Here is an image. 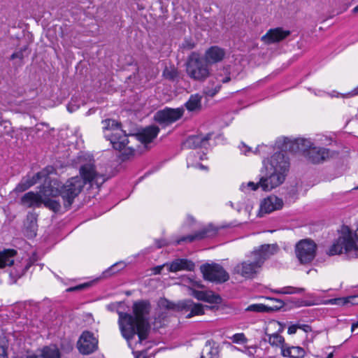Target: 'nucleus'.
Masks as SVG:
<instances>
[{
    "label": "nucleus",
    "mask_w": 358,
    "mask_h": 358,
    "mask_svg": "<svg viewBox=\"0 0 358 358\" xmlns=\"http://www.w3.org/2000/svg\"><path fill=\"white\" fill-rule=\"evenodd\" d=\"M282 206L283 201L281 199L275 195L268 196L261 201L258 215L262 217L264 214L281 209Z\"/></svg>",
    "instance_id": "15"
},
{
    "label": "nucleus",
    "mask_w": 358,
    "mask_h": 358,
    "mask_svg": "<svg viewBox=\"0 0 358 358\" xmlns=\"http://www.w3.org/2000/svg\"><path fill=\"white\" fill-rule=\"evenodd\" d=\"M183 113L184 110L180 108H166L164 110L158 111L156 113L155 117L158 122L169 124L181 118V117L183 115Z\"/></svg>",
    "instance_id": "14"
},
{
    "label": "nucleus",
    "mask_w": 358,
    "mask_h": 358,
    "mask_svg": "<svg viewBox=\"0 0 358 358\" xmlns=\"http://www.w3.org/2000/svg\"><path fill=\"white\" fill-rule=\"evenodd\" d=\"M268 336V342L270 345L272 346H276V347H282L285 344V339L284 338L277 333H273V334H268L266 333Z\"/></svg>",
    "instance_id": "32"
},
{
    "label": "nucleus",
    "mask_w": 358,
    "mask_h": 358,
    "mask_svg": "<svg viewBox=\"0 0 358 358\" xmlns=\"http://www.w3.org/2000/svg\"><path fill=\"white\" fill-rule=\"evenodd\" d=\"M264 148H267V146H259L257 149H256V152H258L259 153H260L262 152V150Z\"/></svg>",
    "instance_id": "55"
},
{
    "label": "nucleus",
    "mask_w": 358,
    "mask_h": 358,
    "mask_svg": "<svg viewBox=\"0 0 358 358\" xmlns=\"http://www.w3.org/2000/svg\"><path fill=\"white\" fill-rule=\"evenodd\" d=\"M230 339L233 343L237 344L245 343L248 341V339L243 333L235 334L230 338Z\"/></svg>",
    "instance_id": "33"
},
{
    "label": "nucleus",
    "mask_w": 358,
    "mask_h": 358,
    "mask_svg": "<svg viewBox=\"0 0 358 358\" xmlns=\"http://www.w3.org/2000/svg\"><path fill=\"white\" fill-rule=\"evenodd\" d=\"M17 255V252L14 249L0 250V268L13 265Z\"/></svg>",
    "instance_id": "24"
},
{
    "label": "nucleus",
    "mask_w": 358,
    "mask_h": 358,
    "mask_svg": "<svg viewBox=\"0 0 358 358\" xmlns=\"http://www.w3.org/2000/svg\"><path fill=\"white\" fill-rule=\"evenodd\" d=\"M281 355L283 357L292 358V347L287 346L286 344L282 345Z\"/></svg>",
    "instance_id": "39"
},
{
    "label": "nucleus",
    "mask_w": 358,
    "mask_h": 358,
    "mask_svg": "<svg viewBox=\"0 0 358 358\" xmlns=\"http://www.w3.org/2000/svg\"><path fill=\"white\" fill-rule=\"evenodd\" d=\"M170 272H178L180 271H194L195 265L193 262L187 259H176L170 264H166Z\"/></svg>",
    "instance_id": "19"
},
{
    "label": "nucleus",
    "mask_w": 358,
    "mask_h": 358,
    "mask_svg": "<svg viewBox=\"0 0 358 358\" xmlns=\"http://www.w3.org/2000/svg\"><path fill=\"white\" fill-rule=\"evenodd\" d=\"M42 192L43 189L40 191V193L34 192L26 193L21 199L22 204L29 208L40 206L43 198Z\"/></svg>",
    "instance_id": "21"
},
{
    "label": "nucleus",
    "mask_w": 358,
    "mask_h": 358,
    "mask_svg": "<svg viewBox=\"0 0 358 358\" xmlns=\"http://www.w3.org/2000/svg\"><path fill=\"white\" fill-rule=\"evenodd\" d=\"M353 13H358V6H356L355 8H354Z\"/></svg>",
    "instance_id": "58"
},
{
    "label": "nucleus",
    "mask_w": 358,
    "mask_h": 358,
    "mask_svg": "<svg viewBox=\"0 0 358 358\" xmlns=\"http://www.w3.org/2000/svg\"><path fill=\"white\" fill-rule=\"evenodd\" d=\"M201 99L202 96L199 94L191 95L189 100L185 103L187 109L189 111L199 109L201 106Z\"/></svg>",
    "instance_id": "29"
},
{
    "label": "nucleus",
    "mask_w": 358,
    "mask_h": 358,
    "mask_svg": "<svg viewBox=\"0 0 358 358\" xmlns=\"http://www.w3.org/2000/svg\"><path fill=\"white\" fill-rule=\"evenodd\" d=\"M166 266V264H164L162 266H158L153 268V269H152L153 273L155 275L159 274L161 273L162 270L163 269L164 266Z\"/></svg>",
    "instance_id": "46"
},
{
    "label": "nucleus",
    "mask_w": 358,
    "mask_h": 358,
    "mask_svg": "<svg viewBox=\"0 0 358 358\" xmlns=\"http://www.w3.org/2000/svg\"><path fill=\"white\" fill-rule=\"evenodd\" d=\"M210 134L206 136L197 135L188 137L183 143L185 148L194 149L199 147L205 146L207 141L210 138Z\"/></svg>",
    "instance_id": "23"
},
{
    "label": "nucleus",
    "mask_w": 358,
    "mask_h": 358,
    "mask_svg": "<svg viewBox=\"0 0 358 358\" xmlns=\"http://www.w3.org/2000/svg\"><path fill=\"white\" fill-rule=\"evenodd\" d=\"M230 206H231V207H233V203H232V202H230Z\"/></svg>",
    "instance_id": "60"
},
{
    "label": "nucleus",
    "mask_w": 358,
    "mask_h": 358,
    "mask_svg": "<svg viewBox=\"0 0 358 358\" xmlns=\"http://www.w3.org/2000/svg\"><path fill=\"white\" fill-rule=\"evenodd\" d=\"M316 250L317 245L310 239L301 240L295 246L296 256L302 264H308L313 260Z\"/></svg>",
    "instance_id": "11"
},
{
    "label": "nucleus",
    "mask_w": 358,
    "mask_h": 358,
    "mask_svg": "<svg viewBox=\"0 0 358 358\" xmlns=\"http://www.w3.org/2000/svg\"><path fill=\"white\" fill-rule=\"evenodd\" d=\"M357 188H358V186H357Z\"/></svg>",
    "instance_id": "61"
},
{
    "label": "nucleus",
    "mask_w": 358,
    "mask_h": 358,
    "mask_svg": "<svg viewBox=\"0 0 358 358\" xmlns=\"http://www.w3.org/2000/svg\"><path fill=\"white\" fill-rule=\"evenodd\" d=\"M289 34L290 31L289 30L283 29L281 27L271 29L262 37V41L267 44L277 43L285 39Z\"/></svg>",
    "instance_id": "16"
},
{
    "label": "nucleus",
    "mask_w": 358,
    "mask_h": 358,
    "mask_svg": "<svg viewBox=\"0 0 358 358\" xmlns=\"http://www.w3.org/2000/svg\"><path fill=\"white\" fill-rule=\"evenodd\" d=\"M342 253L349 258H358V228L352 231L348 226H343L340 236L327 252L329 256Z\"/></svg>",
    "instance_id": "6"
},
{
    "label": "nucleus",
    "mask_w": 358,
    "mask_h": 358,
    "mask_svg": "<svg viewBox=\"0 0 358 358\" xmlns=\"http://www.w3.org/2000/svg\"><path fill=\"white\" fill-rule=\"evenodd\" d=\"M105 137L109 140L115 150H121L129 143L128 137L123 134L120 124L114 120H105L102 122Z\"/></svg>",
    "instance_id": "7"
},
{
    "label": "nucleus",
    "mask_w": 358,
    "mask_h": 358,
    "mask_svg": "<svg viewBox=\"0 0 358 358\" xmlns=\"http://www.w3.org/2000/svg\"><path fill=\"white\" fill-rule=\"evenodd\" d=\"M15 58L22 59V54L21 52H14L13 54H12V55L10 57V59H14Z\"/></svg>",
    "instance_id": "48"
},
{
    "label": "nucleus",
    "mask_w": 358,
    "mask_h": 358,
    "mask_svg": "<svg viewBox=\"0 0 358 358\" xmlns=\"http://www.w3.org/2000/svg\"><path fill=\"white\" fill-rule=\"evenodd\" d=\"M85 285H78V286H76V287H71L69 289V291H74V290H79V289H81L83 287H84Z\"/></svg>",
    "instance_id": "51"
},
{
    "label": "nucleus",
    "mask_w": 358,
    "mask_h": 358,
    "mask_svg": "<svg viewBox=\"0 0 358 358\" xmlns=\"http://www.w3.org/2000/svg\"><path fill=\"white\" fill-rule=\"evenodd\" d=\"M350 94L351 96H355V95H357L358 94V87H356L353 91H352Z\"/></svg>",
    "instance_id": "53"
},
{
    "label": "nucleus",
    "mask_w": 358,
    "mask_h": 358,
    "mask_svg": "<svg viewBox=\"0 0 358 358\" xmlns=\"http://www.w3.org/2000/svg\"><path fill=\"white\" fill-rule=\"evenodd\" d=\"M269 299L275 302V304L274 306L278 305V302L276 301V300H278L277 299L270 298Z\"/></svg>",
    "instance_id": "57"
},
{
    "label": "nucleus",
    "mask_w": 358,
    "mask_h": 358,
    "mask_svg": "<svg viewBox=\"0 0 358 358\" xmlns=\"http://www.w3.org/2000/svg\"><path fill=\"white\" fill-rule=\"evenodd\" d=\"M180 307L182 310L189 311V313L187 315V317L189 318L194 315H200L204 313L203 307L200 303H195L190 300L182 301L180 304Z\"/></svg>",
    "instance_id": "25"
},
{
    "label": "nucleus",
    "mask_w": 358,
    "mask_h": 358,
    "mask_svg": "<svg viewBox=\"0 0 358 358\" xmlns=\"http://www.w3.org/2000/svg\"><path fill=\"white\" fill-rule=\"evenodd\" d=\"M134 315L118 311V324L122 336L127 340L129 346L134 350L137 345L148 338L150 326L148 315L150 304L147 301H138L133 304Z\"/></svg>",
    "instance_id": "1"
},
{
    "label": "nucleus",
    "mask_w": 358,
    "mask_h": 358,
    "mask_svg": "<svg viewBox=\"0 0 358 358\" xmlns=\"http://www.w3.org/2000/svg\"><path fill=\"white\" fill-rule=\"evenodd\" d=\"M198 167L201 169H206V167L201 164H198Z\"/></svg>",
    "instance_id": "56"
},
{
    "label": "nucleus",
    "mask_w": 358,
    "mask_h": 358,
    "mask_svg": "<svg viewBox=\"0 0 358 358\" xmlns=\"http://www.w3.org/2000/svg\"><path fill=\"white\" fill-rule=\"evenodd\" d=\"M80 177H72L63 184L61 194L66 208L71 206L74 199L80 193L85 184L89 183L91 186L96 185L99 187L105 180L103 176L96 171L93 159H90L80 166Z\"/></svg>",
    "instance_id": "2"
},
{
    "label": "nucleus",
    "mask_w": 358,
    "mask_h": 358,
    "mask_svg": "<svg viewBox=\"0 0 358 358\" xmlns=\"http://www.w3.org/2000/svg\"><path fill=\"white\" fill-rule=\"evenodd\" d=\"M186 72L188 76L197 81H203L210 75L208 64L196 52H192L188 57Z\"/></svg>",
    "instance_id": "8"
},
{
    "label": "nucleus",
    "mask_w": 358,
    "mask_h": 358,
    "mask_svg": "<svg viewBox=\"0 0 358 358\" xmlns=\"http://www.w3.org/2000/svg\"><path fill=\"white\" fill-rule=\"evenodd\" d=\"M331 303L335 305H345L350 303L352 305L358 304V296H350L344 298H337L331 300Z\"/></svg>",
    "instance_id": "31"
},
{
    "label": "nucleus",
    "mask_w": 358,
    "mask_h": 358,
    "mask_svg": "<svg viewBox=\"0 0 358 358\" xmlns=\"http://www.w3.org/2000/svg\"><path fill=\"white\" fill-rule=\"evenodd\" d=\"M225 56L224 49L218 46H212L208 48L204 55V60L208 64H213L221 62Z\"/></svg>",
    "instance_id": "18"
},
{
    "label": "nucleus",
    "mask_w": 358,
    "mask_h": 358,
    "mask_svg": "<svg viewBox=\"0 0 358 358\" xmlns=\"http://www.w3.org/2000/svg\"><path fill=\"white\" fill-rule=\"evenodd\" d=\"M216 234V230L213 229L211 227L203 228L199 231L195 233L193 235H189L183 236L181 238L176 241V244L178 245L183 241L192 242L194 240H201L205 238L213 236Z\"/></svg>",
    "instance_id": "20"
},
{
    "label": "nucleus",
    "mask_w": 358,
    "mask_h": 358,
    "mask_svg": "<svg viewBox=\"0 0 358 358\" xmlns=\"http://www.w3.org/2000/svg\"><path fill=\"white\" fill-rule=\"evenodd\" d=\"M299 329H303L306 332H308L311 330V327L307 324H298Z\"/></svg>",
    "instance_id": "47"
},
{
    "label": "nucleus",
    "mask_w": 358,
    "mask_h": 358,
    "mask_svg": "<svg viewBox=\"0 0 358 358\" xmlns=\"http://www.w3.org/2000/svg\"><path fill=\"white\" fill-rule=\"evenodd\" d=\"M26 228L29 230L31 237L35 236L37 230V215L35 213H29L27 217Z\"/></svg>",
    "instance_id": "28"
},
{
    "label": "nucleus",
    "mask_w": 358,
    "mask_h": 358,
    "mask_svg": "<svg viewBox=\"0 0 358 358\" xmlns=\"http://www.w3.org/2000/svg\"><path fill=\"white\" fill-rule=\"evenodd\" d=\"M185 47H187L188 49H192L194 48V44L189 43L186 42L185 44H183Z\"/></svg>",
    "instance_id": "52"
},
{
    "label": "nucleus",
    "mask_w": 358,
    "mask_h": 358,
    "mask_svg": "<svg viewBox=\"0 0 358 358\" xmlns=\"http://www.w3.org/2000/svg\"><path fill=\"white\" fill-rule=\"evenodd\" d=\"M135 358H148L143 351H133Z\"/></svg>",
    "instance_id": "44"
},
{
    "label": "nucleus",
    "mask_w": 358,
    "mask_h": 358,
    "mask_svg": "<svg viewBox=\"0 0 358 358\" xmlns=\"http://www.w3.org/2000/svg\"><path fill=\"white\" fill-rule=\"evenodd\" d=\"M277 147L284 152H302L309 161L314 164L323 162L330 157L329 149L315 146L310 139L291 140L283 137L276 141Z\"/></svg>",
    "instance_id": "4"
},
{
    "label": "nucleus",
    "mask_w": 358,
    "mask_h": 358,
    "mask_svg": "<svg viewBox=\"0 0 358 358\" xmlns=\"http://www.w3.org/2000/svg\"><path fill=\"white\" fill-rule=\"evenodd\" d=\"M278 305L268 306L262 303H255L248 306L245 310L248 312L264 313L269 311L278 310L285 306V303L282 300H276Z\"/></svg>",
    "instance_id": "26"
},
{
    "label": "nucleus",
    "mask_w": 358,
    "mask_h": 358,
    "mask_svg": "<svg viewBox=\"0 0 358 358\" xmlns=\"http://www.w3.org/2000/svg\"><path fill=\"white\" fill-rule=\"evenodd\" d=\"M299 329L298 324H293L288 327L287 332L289 334H294Z\"/></svg>",
    "instance_id": "43"
},
{
    "label": "nucleus",
    "mask_w": 358,
    "mask_h": 358,
    "mask_svg": "<svg viewBox=\"0 0 358 358\" xmlns=\"http://www.w3.org/2000/svg\"><path fill=\"white\" fill-rule=\"evenodd\" d=\"M193 296L199 300L210 301L208 295L206 292L202 291H194Z\"/></svg>",
    "instance_id": "38"
},
{
    "label": "nucleus",
    "mask_w": 358,
    "mask_h": 358,
    "mask_svg": "<svg viewBox=\"0 0 358 358\" xmlns=\"http://www.w3.org/2000/svg\"><path fill=\"white\" fill-rule=\"evenodd\" d=\"M0 358H8L7 346L6 345H0Z\"/></svg>",
    "instance_id": "42"
},
{
    "label": "nucleus",
    "mask_w": 358,
    "mask_h": 358,
    "mask_svg": "<svg viewBox=\"0 0 358 358\" xmlns=\"http://www.w3.org/2000/svg\"><path fill=\"white\" fill-rule=\"evenodd\" d=\"M241 150L242 152H243L245 155H247L248 152H250V148H248L246 145H243V148H241Z\"/></svg>",
    "instance_id": "50"
},
{
    "label": "nucleus",
    "mask_w": 358,
    "mask_h": 358,
    "mask_svg": "<svg viewBox=\"0 0 358 358\" xmlns=\"http://www.w3.org/2000/svg\"><path fill=\"white\" fill-rule=\"evenodd\" d=\"M117 266H120V269H122L124 268V264L123 262H120L113 265L108 271H106V275L108 273H110V274L116 273L117 271V270L115 269Z\"/></svg>",
    "instance_id": "41"
},
{
    "label": "nucleus",
    "mask_w": 358,
    "mask_h": 358,
    "mask_svg": "<svg viewBox=\"0 0 358 358\" xmlns=\"http://www.w3.org/2000/svg\"><path fill=\"white\" fill-rule=\"evenodd\" d=\"M280 324L276 321L270 322L266 327V331H269L271 328H276L277 327H280Z\"/></svg>",
    "instance_id": "45"
},
{
    "label": "nucleus",
    "mask_w": 358,
    "mask_h": 358,
    "mask_svg": "<svg viewBox=\"0 0 358 358\" xmlns=\"http://www.w3.org/2000/svg\"><path fill=\"white\" fill-rule=\"evenodd\" d=\"M278 250L276 245H263L252 252L250 259L238 264L234 268L235 273L245 278H252L259 273L266 259Z\"/></svg>",
    "instance_id": "5"
},
{
    "label": "nucleus",
    "mask_w": 358,
    "mask_h": 358,
    "mask_svg": "<svg viewBox=\"0 0 358 358\" xmlns=\"http://www.w3.org/2000/svg\"><path fill=\"white\" fill-rule=\"evenodd\" d=\"M333 356H334L333 353H332V352H331V353H329V354L327 355V358H333Z\"/></svg>",
    "instance_id": "59"
},
{
    "label": "nucleus",
    "mask_w": 358,
    "mask_h": 358,
    "mask_svg": "<svg viewBox=\"0 0 358 358\" xmlns=\"http://www.w3.org/2000/svg\"><path fill=\"white\" fill-rule=\"evenodd\" d=\"M305 291L304 288H298L292 286L284 287L280 289H271V292L279 294H300Z\"/></svg>",
    "instance_id": "30"
},
{
    "label": "nucleus",
    "mask_w": 358,
    "mask_h": 358,
    "mask_svg": "<svg viewBox=\"0 0 358 358\" xmlns=\"http://www.w3.org/2000/svg\"><path fill=\"white\" fill-rule=\"evenodd\" d=\"M159 306L160 308L167 310H175L177 307L176 305L165 299H162L159 300Z\"/></svg>",
    "instance_id": "37"
},
{
    "label": "nucleus",
    "mask_w": 358,
    "mask_h": 358,
    "mask_svg": "<svg viewBox=\"0 0 358 358\" xmlns=\"http://www.w3.org/2000/svg\"><path fill=\"white\" fill-rule=\"evenodd\" d=\"M47 175L45 171H42L41 172L37 173L32 177L27 176L24 178L16 186L15 188V191L16 192H22L35 185L38 181H39L43 178H45Z\"/></svg>",
    "instance_id": "17"
},
{
    "label": "nucleus",
    "mask_w": 358,
    "mask_h": 358,
    "mask_svg": "<svg viewBox=\"0 0 358 358\" xmlns=\"http://www.w3.org/2000/svg\"><path fill=\"white\" fill-rule=\"evenodd\" d=\"M62 186L63 185L58 180H53L50 182L48 186L43 187L42 193L43 198L42 203H43L45 207L55 212L59 210L60 204L57 201L51 199V197H56L58 195L62 196L61 192L62 190Z\"/></svg>",
    "instance_id": "9"
},
{
    "label": "nucleus",
    "mask_w": 358,
    "mask_h": 358,
    "mask_svg": "<svg viewBox=\"0 0 358 358\" xmlns=\"http://www.w3.org/2000/svg\"><path fill=\"white\" fill-rule=\"evenodd\" d=\"M283 152L282 150L275 152L270 159L263 161L266 174L259 179V186L262 190L271 191L284 182L289 163Z\"/></svg>",
    "instance_id": "3"
},
{
    "label": "nucleus",
    "mask_w": 358,
    "mask_h": 358,
    "mask_svg": "<svg viewBox=\"0 0 358 358\" xmlns=\"http://www.w3.org/2000/svg\"><path fill=\"white\" fill-rule=\"evenodd\" d=\"M305 354L303 348L298 346H292V358H303Z\"/></svg>",
    "instance_id": "36"
},
{
    "label": "nucleus",
    "mask_w": 358,
    "mask_h": 358,
    "mask_svg": "<svg viewBox=\"0 0 358 358\" xmlns=\"http://www.w3.org/2000/svg\"><path fill=\"white\" fill-rule=\"evenodd\" d=\"M27 269V267L26 266L25 268L20 269V271H16V272L11 271L10 273V276L12 278H15V281L16 279L20 278L22 275H24V273H25Z\"/></svg>",
    "instance_id": "40"
},
{
    "label": "nucleus",
    "mask_w": 358,
    "mask_h": 358,
    "mask_svg": "<svg viewBox=\"0 0 358 358\" xmlns=\"http://www.w3.org/2000/svg\"><path fill=\"white\" fill-rule=\"evenodd\" d=\"M259 187H260L259 186V181L257 183L254 182H248V183H243L241 187H240V189L243 192H246L247 189H251V190H256Z\"/></svg>",
    "instance_id": "35"
},
{
    "label": "nucleus",
    "mask_w": 358,
    "mask_h": 358,
    "mask_svg": "<svg viewBox=\"0 0 358 358\" xmlns=\"http://www.w3.org/2000/svg\"><path fill=\"white\" fill-rule=\"evenodd\" d=\"M98 340L94 336L93 333L85 331L80 335L77 348L83 355H90L97 349Z\"/></svg>",
    "instance_id": "13"
},
{
    "label": "nucleus",
    "mask_w": 358,
    "mask_h": 358,
    "mask_svg": "<svg viewBox=\"0 0 358 358\" xmlns=\"http://www.w3.org/2000/svg\"><path fill=\"white\" fill-rule=\"evenodd\" d=\"M230 80L231 77L229 69L226 68L220 69L208 81L203 90V92L208 96H214L220 90L222 83H227Z\"/></svg>",
    "instance_id": "12"
},
{
    "label": "nucleus",
    "mask_w": 358,
    "mask_h": 358,
    "mask_svg": "<svg viewBox=\"0 0 358 358\" xmlns=\"http://www.w3.org/2000/svg\"><path fill=\"white\" fill-rule=\"evenodd\" d=\"M201 272L205 280L222 283L229 279V275L226 270L219 264H205L200 267Z\"/></svg>",
    "instance_id": "10"
},
{
    "label": "nucleus",
    "mask_w": 358,
    "mask_h": 358,
    "mask_svg": "<svg viewBox=\"0 0 358 358\" xmlns=\"http://www.w3.org/2000/svg\"><path fill=\"white\" fill-rule=\"evenodd\" d=\"M39 350L43 358H61V352L55 345L45 346Z\"/></svg>",
    "instance_id": "27"
},
{
    "label": "nucleus",
    "mask_w": 358,
    "mask_h": 358,
    "mask_svg": "<svg viewBox=\"0 0 358 358\" xmlns=\"http://www.w3.org/2000/svg\"><path fill=\"white\" fill-rule=\"evenodd\" d=\"M178 75V72L174 68H165L163 71V76L164 78L169 80H173Z\"/></svg>",
    "instance_id": "34"
},
{
    "label": "nucleus",
    "mask_w": 358,
    "mask_h": 358,
    "mask_svg": "<svg viewBox=\"0 0 358 358\" xmlns=\"http://www.w3.org/2000/svg\"><path fill=\"white\" fill-rule=\"evenodd\" d=\"M166 243H165L164 240H160L156 241V245L158 248H162V246L165 245Z\"/></svg>",
    "instance_id": "49"
},
{
    "label": "nucleus",
    "mask_w": 358,
    "mask_h": 358,
    "mask_svg": "<svg viewBox=\"0 0 358 358\" xmlns=\"http://www.w3.org/2000/svg\"><path fill=\"white\" fill-rule=\"evenodd\" d=\"M357 327H358V321L352 324L351 331L353 332L355 330V329Z\"/></svg>",
    "instance_id": "54"
},
{
    "label": "nucleus",
    "mask_w": 358,
    "mask_h": 358,
    "mask_svg": "<svg viewBox=\"0 0 358 358\" xmlns=\"http://www.w3.org/2000/svg\"><path fill=\"white\" fill-rule=\"evenodd\" d=\"M159 131V129L157 127L150 126L139 132L135 138H138L142 143L147 144L157 137Z\"/></svg>",
    "instance_id": "22"
}]
</instances>
